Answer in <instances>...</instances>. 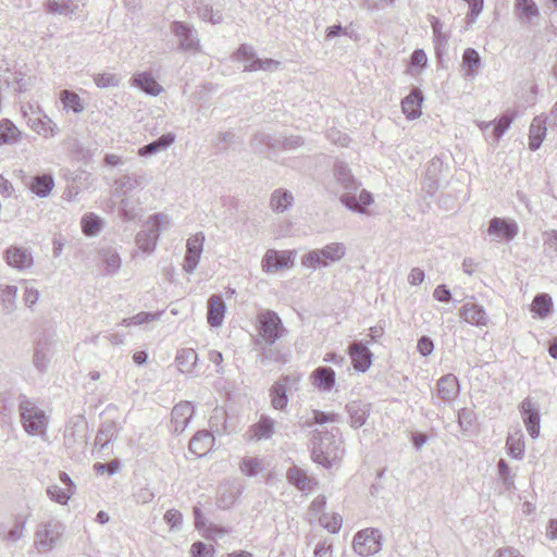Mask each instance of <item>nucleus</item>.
Listing matches in <instances>:
<instances>
[{"label": "nucleus", "mask_w": 557, "mask_h": 557, "mask_svg": "<svg viewBox=\"0 0 557 557\" xmlns=\"http://www.w3.org/2000/svg\"><path fill=\"white\" fill-rule=\"evenodd\" d=\"M334 181L336 186H329L333 193H341V202L351 211L364 213L373 202L371 193L360 189V184L351 175L344 162L334 164Z\"/></svg>", "instance_id": "nucleus-1"}, {"label": "nucleus", "mask_w": 557, "mask_h": 557, "mask_svg": "<svg viewBox=\"0 0 557 557\" xmlns=\"http://www.w3.org/2000/svg\"><path fill=\"white\" fill-rule=\"evenodd\" d=\"M339 429L333 426L330 432L314 430L312 435L311 459L325 469H332L344 454L343 442L337 438Z\"/></svg>", "instance_id": "nucleus-2"}, {"label": "nucleus", "mask_w": 557, "mask_h": 557, "mask_svg": "<svg viewBox=\"0 0 557 557\" xmlns=\"http://www.w3.org/2000/svg\"><path fill=\"white\" fill-rule=\"evenodd\" d=\"M172 225V220L168 214L154 213L148 218L144 230L137 233L135 243L137 250L132 253L135 259L139 251L151 255L158 244L160 233L166 231Z\"/></svg>", "instance_id": "nucleus-3"}, {"label": "nucleus", "mask_w": 557, "mask_h": 557, "mask_svg": "<svg viewBox=\"0 0 557 557\" xmlns=\"http://www.w3.org/2000/svg\"><path fill=\"white\" fill-rule=\"evenodd\" d=\"M257 344L263 343L267 346H272L277 339L282 338L286 329L278 314L272 310H262L257 315Z\"/></svg>", "instance_id": "nucleus-4"}, {"label": "nucleus", "mask_w": 557, "mask_h": 557, "mask_svg": "<svg viewBox=\"0 0 557 557\" xmlns=\"http://www.w3.org/2000/svg\"><path fill=\"white\" fill-rule=\"evenodd\" d=\"M21 421L25 432L29 435H44L47 431L48 416L34 401L25 396L18 404Z\"/></svg>", "instance_id": "nucleus-5"}, {"label": "nucleus", "mask_w": 557, "mask_h": 557, "mask_svg": "<svg viewBox=\"0 0 557 557\" xmlns=\"http://www.w3.org/2000/svg\"><path fill=\"white\" fill-rule=\"evenodd\" d=\"M346 253L343 243H331L321 249L310 250L301 257V265L315 270L339 261Z\"/></svg>", "instance_id": "nucleus-6"}, {"label": "nucleus", "mask_w": 557, "mask_h": 557, "mask_svg": "<svg viewBox=\"0 0 557 557\" xmlns=\"http://www.w3.org/2000/svg\"><path fill=\"white\" fill-rule=\"evenodd\" d=\"M354 550L360 556H371L382 548V534L377 529L367 528L357 532L352 541Z\"/></svg>", "instance_id": "nucleus-7"}, {"label": "nucleus", "mask_w": 557, "mask_h": 557, "mask_svg": "<svg viewBox=\"0 0 557 557\" xmlns=\"http://www.w3.org/2000/svg\"><path fill=\"white\" fill-rule=\"evenodd\" d=\"M235 58L245 62V71L257 72L267 71L273 72L278 69L280 62L273 59H259L256 58L255 50L249 45H242L236 53Z\"/></svg>", "instance_id": "nucleus-8"}, {"label": "nucleus", "mask_w": 557, "mask_h": 557, "mask_svg": "<svg viewBox=\"0 0 557 557\" xmlns=\"http://www.w3.org/2000/svg\"><path fill=\"white\" fill-rule=\"evenodd\" d=\"M63 532V525L57 521L42 523L35 533V544L38 549L49 550L53 548Z\"/></svg>", "instance_id": "nucleus-9"}, {"label": "nucleus", "mask_w": 557, "mask_h": 557, "mask_svg": "<svg viewBox=\"0 0 557 557\" xmlns=\"http://www.w3.org/2000/svg\"><path fill=\"white\" fill-rule=\"evenodd\" d=\"M518 233L519 225L515 220L497 216L490 221L487 228L488 236H491L492 240L495 242H510L518 235Z\"/></svg>", "instance_id": "nucleus-10"}, {"label": "nucleus", "mask_w": 557, "mask_h": 557, "mask_svg": "<svg viewBox=\"0 0 557 557\" xmlns=\"http://www.w3.org/2000/svg\"><path fill=\"white\" fill-rule=\"evenodd\" d=\"M5 263L20 271H26L34 264V258L30 249L21 246H9L3 252Z\"/></svg>", "instance_id": "nucleus-11"}, {"label": "nucleus", "mask_w": 557, "mask_h": 557, "mask_svg": "<svg viewBox=\"0 0 557 557\" xmlns=\"http://www.w3.org/2000/svg\"><path fill=\"white\" fill-rule=\"evenodd\" d=\"M295 251L269 249L263 256L261 267L264 272L273 273L293 265Z\"/></svg>", "instance_id": "nucleus-12"}, {"label": "nucleus", "mask_w": 557, "mask_h": 557, "mask_svg": "<svg viewBox=\"0 0 557 557\" xmlns=\"http://www.w3.org/2000/svg\"><path fill=\"white\" fill-rule=\"evenodd\" d=\"M519 410L529 435L537 438L540 435V411L532 398H524L519 405Z\"/></svg>", "instance_id": "nucleus-13"}, {"label": "nucleus", "mask_w": 557, "mask_h": 557, "mask_svg": "<svg viewBox=\"0 0 557 557\" xmlns=\"http://www.w3.org/2000/svg\"><path fill=\"white\" fill-rule=\"evenodd\" d=\"M171 32L177 37L180 48L185 51H196L199 46L196 29L189 24L181 21H175L171 24Z\"/></svg>", "instance_id": "nucleus-14"}, {"label": "nucleus", "mask_w": 557, "mask_h": 557, "mask_svg": "<svg viewBox=\"0 0 557 557\" xmlns=\"http://www.w3.org/2000/svg\"><path fill=\"white\" fill-rule=\"evenodd\" d=\"M205 243V235L198 232L187 239L185 263L183 265L187 273H193L200 260Z\"/></svg>", "instance_id": "nucleus-15"}, {"label": "nucleus", "mask_w": 557, "mask_h": 557, "mask_svg": "<svg viewBox=\"0 0 557 557\" xmlns=\"http://www.w3.org/2000/svg\"><path fill=\"white\" fill-rule=\"evenodd\" d=\"M27 125L45 138H51L58 133L57 124L40 110L27 117Z\"/></svg>", "instance_id": "nucleus-16"}, {"label": "nucleus", "mask_w": 557, "mask_h": 557, "mask_svg": "<svg viewBox=\"0 0 557 557\" xmlns=\"http://www.w3.org/2000/svg\"><path fill=\"white\" fill-rule=\"evenodd\" d=\"M286 480L304 493L312 492L318 485L317 480L298 466H293L286 471Z\"/></svg>", "instance_id": "nucleus-17"}, {"label": "nucleus", "mask_w": 557, "mask_h": 557, "mask_svg": "<svg viewBox=\"0 0 557 557\" xmlns=\"http://www.w3.org/2000/svg\"><path fill=\"white\" fill-rule=\"evenodd\" d=\"M98 257L100 259L101 264L103 265V271L106 275L112 276L120 271L122 260L116 248L113 247L112 245H101L98 248Z\"/></svg>", "instance_id": "nucleus-18"}, {"label": "nucleus", "mask_w": 557, "mask_h": 557, "mask_svg": "<svg viewBox=\"0 0 557 557\" xmlns=\"http://www.w3.org/2000/svg\"><path fill=\"white\" fill-rule=\"evenodd\" d=\"M83 4L79 0H48L45 10L48 14L62 15L72 18L81 12Z\"/></svg>", "instance_id": "nucleus-19"}, {"label": "nucleus", "mask_w": 557, "mask_h": 557, "mask_svg": "<svg viewBox=\"0 0 557 557\" xmlns=\"http://www.w3.org/2000/svg\"><path fill=\"white\" fill-rule=\"evenodd\" d=\"M460 317L469 324L475 326H486L488 324V315L483 306L475 302H466L459 310Z\"/></svg>", "instance_id": "nucleus-20"}, {"label": "nucleus", "mask_w": 557, "mask_h": 557, "mask_svg": "<svg viewBox=\"0 0 557 557\" xmlns=\"http://www.w3.org/2000/svg\"><path fill=\"white\" fill-rule=\"evenodd\" d=\"M171 414L173 432L182 433L194 414V407L189 401H182L174 406Z\"/></svg>", "instance_id": "nucleus-21"}, {"label": "nucleus", "mask_w": 557, "mask_h": 557, "mask_svg": "<svg viewBox=\"0 0 557 557\" xmlns=\"http://www.w3.org/2000/svg\"><path fill=\"white\" fill-rule=\"evenodd\" d=\"M226 306L220 295H212L208 299L207 321L212 327H220L223 324Z\"/></svg>", "instance_id": "nucleus-22"}, {"label": "nucleus", "mask_w": 557, "mask_h": 557, "mask_svg": "<svg viewBox=\"0 0 557 557\" xmlns=\"http://www.w3.org/2000/svg\"><path fill=\"white\" fill-rule=\"evenodd\" d=\"M459 392V381L454 374H446L437 381V396L443 401H453Z\"/></svg>", "instance_id": "nucleus-23"}, {"label": "nucleus", "mask_w": 557, "mask_h": 557, "mask_svg": "<svg viewBox=\"0 0 557 557\" xmlns=\"http://www.w3.org/2000/svg\"><path fill=\"white\" fill-rule=\"evenodd\" d=\"M349 356L355 369L364 372L371 366V352L361 342H355L349 346Z\"/></svg>", "instance_id": "nucleus-24"}, {"label": "nucleus", "mask_w": 557, "mask_h": 557, "mask_svg": "<svg viewBox=\"0 0 557 557\" xmlns=\"http://www.w3.org/2000/svg\"><path fill=\"white\" fill-rule=\"evenodd\" d=\"M275 420L267 414H262L260 420L250 426V438L255 441L270 440L275 430Z\"/></svg>", "instance_id": "nucleus-25"}, {"label": "nucleus", "mask_w": 557, "mask_h": 557, "mask_svg": "<svg viewBox=\"0 0 557 557\" xmlns=\"http://www.w3.org/2000/svg\"><path fill=\"white\" fill-rule=\"evenodd\" d=\"M145 175L138 173L124 174L116 178L113 183L114 194L116 196H125L128 191L134 190L145 183Z\"/></svg>", "instance_id": "nucleus-26"}, {"label": "nucleus", "mask_w": 557, "mask_h": 557, "mask_svg": "<svg viewBox=\"0 0 557 557\" xmlns=\"http://www.w3.org/2000/svg\"><path fill=\"white\" fill-rule=\"evenodd\" d=\"M289 380V376H284L270 388L271 405L275 410L283 411L288 405L286 384Z\"/></svg>", "instance_id": "nucleus-27"}, {"label": "nucleus", "mask_w": 557, "mask_h": 557, "mask_svg": "<svg viewBox=\"0 0 557 557\" xmlns=\"http://www.w3.org/2000/svg\"><path fill=\"white\" fill-rule=\"evenodd\" d=\"M482 65L479 52L473 48H467L462 53L461 69L466 79H473Z\"/></svg>", "instance_id": "nucleus-28"}, {"label": "nucleus", "mask_w": 557, "mask_h": 557, "mask_svg": "<svg viewBox=\"0 0 557 557\" xmlns=\"http://www.w3.org/2000/svg\"><path fill=\"white\" fill-rule=\"evenodd\" d=\"M422 102V92L417 88H414L407 97L404 98L401 101V109L407 119L414 120L421 115Z\"/></svg>", "instance_id": "nucleus-29"}, {"label": "nucleus", "mask_w": 557, "mask_h": 557, "mask_svg": "<svg viewBox=\"0 0 557 557\" xmlns=\"http://www.w3.org/2000/svg\"><path fill=\"white\" fill-rule=\"evenodd\" d=\"M346 411L350 418L351 428L362 426L370 413V405L362 401H351L346 405Z\"/></svg>", "instance_id": "nucleus-30"}, {"label": "nucleus", "mask_w": 557, "mask_h": 557, "mask_svg": "<svg viewBox=\"0 0 557 557\" xmlns=\"http://www.w3.org/2000/svg\"><path fill=\"white\" fill-rule=\"evenodd\" d=\"M214 443L213 435L206 430L197 432L189 442V449L197 456L206 455Z\"/></svg>", "instance_id": "nucleus-31"}, {"label": "nucleus", "mask_w": 557, "mask_h": 557, "mask_svg": "<svg viewBox=\"0 0 557 557\" xmlns=\"http://www.w3.org/2000/svg\"><path fill=\"white\" fill-rule=\"evenodd\" d=\"M311 379L315 387L329 392L335 384V372L330 367H319L312 372Z\"/></svg>", "instance_id": "nucleus-32"}, {"label": "nucleus", "mask_w": 557, "mask_h": 557, "mask_svg": "<svg viewBox=\"0 0 557 557\" xmlns=\"http://www.w3.org/2000/svg\"><path fill=\"white\" fill-rule=\"evenodd\" d=\"M133 85L140 88L148 95L158 96L161 94L163 88L157 83L151 73L141 72L137 73L132 78Z\"/></svg>", "instance_id": "nucleus-33"}, {"label": "nucleus", "mask_w": 557, "mask_h": 557, "mask_svg": "<svg viewBox=\"0 0 557 557\" xmlns=\"http://www.w3.org/2000/svg\"><path fill=\"white\" fill-rule=\"evenodd\" d=\"M294 205L292 191L283 188L275 189L270 198V207L276 213H283Z\"/></svg>", "instance_id": "nucleus-34"}, {"label": "nucleus", "mask_w": 557, "mask_h": 557, "mask_svg": "<svg viewBox=\"0 0 557 557\" xmlns=\"http://www.w3.org/2000/svg\"><path fill=\"white\" fill-rule=\"evenodd\" d=\"M546 122L541 116L533 119L529 129V148L533 151L537 150L546 135Z\"/></svg>", "instance_id": "nucleus-35"}, {"label": "nucleus", "mask_w": 557, "mask_h": 557, "mask_svg": "<svg viewBox=\"0 0 557 557\" xmlns=\"http://www.w3.org/2000/svg\"><path fill=\"white\" fill-rule=\"evenodd\" d=\"M175 140V136L172 133L163 134L157 140L145 145L139 148L138 154L140 157H151L162 150L169 148Z\"/></svg>", "instance_id": "nucleus-36"}, {"label": "nucleus", "mask_w": 557, "mask_h": 557, "mask_svg": "<svg viewBox=\"0 0 557 557\" xmlns=\"http://www.w3.org/2000/svg\"><path fill=\"white\" fill-rule=\"evenodd\" d=\"M54 187V180L51 174L36 175L29 184L30 190L38 197H47Z\"/></svg>", "instance_id": "nucleus-37"}, {"label": "nucleus", "mask_w": 557, "mask_h": 557, "mask_svg": "<svg viewBox=\"0 0 557 557\" xmlns=\"http://www.w3.org/2000/svg\"><path fill=\"white\" fill-rule=\"evenodd\" d=\"M198 360L197 352L193 348H182L177 351L175 361L183 373H193Z\"/></svg>", "instance_id": "nucleus-38"}, {"label": "nucleus", "mask_w": 557, "mask_h": 557, "mask_svg": "<svg viewBox=\"0 0 557 557\" xmlns=\"http://www.w3.org/2000/svg\"><path fill=\"white\" fill-rule=\"evenodd\" d=\"M341 421V416L334 412H324L320 410H312L311 417L299 422L302 429H309L313 424H323L326 422L336 423Z\"/></svg>", "instance_id": "nucleus-39"}, {"label": "nucleus", "mask_w": 557, "mask_h": 557, "mask_svg": "<svg viewBox=\"0 0 557 557\" xmlns=\"http://www.w3.org/2000/svg\"><path fill=\"white\" fill-rule=\"evenodd\" d=\"M515 10L517 16L521 21L531 22L540 14L539 8L534 0H515Z\"/></svg>", "instance_id": "nucleus-40"}, {"label": "nucleus", "mask_w": 557, "mask_h": 557, "mask_svg": "<svg viewBox=\"0 0 557 557\" xmlns=\"http://www.w3.org/2000/svg\"><path fill=\"white\" fill-rule=\"evenodd\" d=\"M60 100L63 104L64 110L66 111H72L76 114H79L85 109L84 102L81 99V97L72 90L63 89L60 92Z\"/></svg>", "instance_id": "nucleus-41"}, {"label": "nucleus", "mask_w": 557, "mask_h": 557, "mask_svg": "<svg viewBox=\"0 0 557 557\" xmlns=\"http://www.w3.org/2000/svg\"><path fill=\"white\" fill-rule=\"evenodd\" d=\"M51 357L52 352L47 344H38L36 346L33 357V363L38 372H47Z\"/></svg>", "instance_id": "nucleus-42"}, {"label": "nucleus", "mask_w": 557, "mask_h": 557, "mask_svg": "<svg viewBox=\"0 0 557 557\" xmlns=\"http://www.w3.org/2000/svg\"><path fill=\"white\" fill-rule=\"evenodd\" d=\"M17 287L13 285L0 286V301L7 314L12 313L16 308Z\"/></svg>", "instance_id": "nucleus-43"}, {"label": "nucleus", "mask_w": 557, "mask_h": 557, "mask_svg": "<svg viewBox=\"0 0 557 557\" xmlns=\"http://www.w3.org/2000/svg\"><path fill=\"white\" fill-rule=\"evenodd\" d=\"M116 435V426L112 422L103 423L96 435L95 443L101 449H106Z\"/></svg>", "instance_id": "nucleus-44"}, {"label": "nucleus", "mask_w": 557, "mask_h": 557, "mask_svg": "<svg viewBox=\"0 0 557 557\" xmlns=\"http://www.w3.org/2000/svg\"><path fill=\"white\" fill-rule=\"evenodd\" d=\"M553 307L552 297L548 294H539L532 301V311L540 318H546Z\"/></svg>", "instance_id": "nucleus-45"}, {"label": "nucleus", "mask_w": 557, "mask_h": 557, "mask_svg": "<svg viewBox=\"0 0 557 557\" xmlns=\"http://www.w3.org/2000/svg\"><path fill=\"white\" fill-rule=\"evenodd\" d=\"M497 468H498V476L502 481V486H503L504 491H506V492L512 491L516 487L515 486L516 473H513L511 471L508 463L504 459H500L498 461Z\"/></svg>", "instance_id": "nucleus-46"}, {"label": "nucleus", "mask_w": 557, "mask_h": 557, "mask_svg": "<svg viewBox=\"0 0 557 557\" xmlns=\"http://www.w3.org/2000/svg\"><path fill=\"white\" fill-rule=\"evenodd\" d=\"M163 311L158 312H139L131 318L123 319L121 324L124 326L131 325H141L146 323H150L152 321H157L161 318Z\"/></svg>", "instance_id": "nucleus-47"}, {"label": "nucleus", "mask_w": 557, "mask_h": 557, "mask_svg": "<svg viewBox=\"0 0 557 557\" xmlns=\"http://www.w3.org/2000/svg\"><path fill=\"white\" fill-rule=\"evenodd\" d=\"M18 135V128L11 121L3 120L0 122V145L16 141Z\"/></svg>", "instance_id": "nucleus-48"}, {"label": "nucleus", "mask_w": 557, "mask_h": 557, "mask_svg": "<svg viewBox=\"0 0 557 557\" xmlns=\"http://www.w3.org/2000/svg\"><path fill=\"white\" fill-rule=\"evenodd\" d=\"M320 524L331 533H337L343 524V518L336 512H324L319 517Z\"/></svg>", "instance_id": "nucleus-49"}, {"label": "nucleus", "mask_w": 557, "mask_h": 557, "mask_svg": "<svg viewBox=\"0 0 557 557\" xmlns=\"http://www.w3.org/2000/svg\"><path fill=\"white\" fill-rule=\"evenodd\" d=\"M506 445L509 455L515 459H522L524 455V442L521 433L511 434L507 437Z\"/></svg>", "instance_id": "nucleus-50"}, {"label": "nucleus", "mask_w": 557, "mask_h": 557, "mask_svg": "<svg viewBox=\"0 0 557 557\" xmlns=\"http://www.w3.org/2000/svg\"><path fill=\"white\" fill-rule=\"evenodd\" d=\"M443 162L438 158L432 159L425 171V178L429 181V187L432 189L437 188V182L440 177V173L442 171Z\"/></svg>", "instance_id": "nucleus-51"}, {"label": "nucleus", "mask_w": 557, "mask_h": 557, "mask_svg": "<svg viewBox=\"0 0 557 557\" xmlns=\"http://www.w3.org/2000/svg\"><path fill=\"white\" fill-rule=\"evenodd\" d=\"M101 227L100 219L94 213H87L82 218V230L87 236H95Z\"/></svg>", "instance_id": "nucleus-52"}, {"label": "nucleus", "mask_w": 557, "mask_h": 557, "mask_svg": "<svg viewBox=\"0 0 557 557\" xmlns=\"http://www.w3.org/2000/svg\"><path fill=\"white\" fill-rule=\"evenodd\" d=\"M262 460L257 457H246L240 465L242 472L247 476H255L263 471Z\"/></svg>", "instance_id": "nucleus-53"}, {"label": "nucleus", "mask_w": 557, "mask_h": 557, "mask_svg": "<svg viewBox=\"0 0 557 557\" xmlns=\"http://www.w3.org/2000/svg\"><path fill=\"white\" fill-rule=\"evenodd\" d=\"M73 494L74 491H72L71 488L62 490L60 486L55 484L50 485L47 488V495L49 496V498L61 505H65Z\"/></svg>", "instance_id": "nucleus-54"}, {"label": "nucleus", "mask_w": 557, "mask_h": 557, "mask_svg": "<svg viewBox=\"0 0 557 557\" xmlns=\"http://www.w3.org/2000/svg\"><path fill=\"white\" fill-rule=\"evenodd\" d=\"M94 82L99 88L116 87L121 77L115 73H98L94 75Z\"/></svg>", "instance_id": "nucleus-55"}, {"label": "nucleus", "mask_w": 557, "mask_h": 557, "mask_svg": "<svg viewBox=\"0 0 557 557\" xmlns=\"http://www.w3.org/2000/svg\"><path fill=\"white\" fill-rule=\"evenodd\" d=\"M543 252L549 259L557 258V231L544 233Z\"/></svg>", "instance_id": "nucleus-56"}, {"label": "nucleus", "mask_w": 557, "mask_h": 557, "mask_svg": "<svg viewBox=\"0 0 557 557\" xmlns=\"http://www.w3.org/2000/svg\"><path fill=\"white\" fill-rule=\"evenodd\" d=\"M25 524H26V518L22 517V516H17L15 518L13 528L7 533V535L4 536V540L9 541V542H17L18 540H21L23 537Z\"/></svg>", "instance_id": "nucleus-57"}, {"label": "nucleus", "mask_w": 557, "mask_h": 557, "mask_svg": "<svg viewBox=\"0 0 557 557\" xmlns=\"http://www.w3.org/2000/svg\"><path fill=\"white\" fill-rule=\"evenodd\" d=\"M512 122V117L505 114L500 116V119L493 124V139L494 141H497L504 133L509 128L510 124Z\"/></svg>", "instance_id": "nucleus-58"}, {"label": "nucleus", "mask_w": 557, "mask_h": 557, "mask_svg": "<svg viewBox=\"0 0 557 557\" xmlns=\"http://www.w3.org/2000/svg\"><path fill=\"white\" fill-rule=\"evenodd\" d=\"M474 421V412L468 408H462L458 411V424L460 429L466 432L468 431Z\"/></svg>", "instance_id": "nucleus-59"}, {"label": "nucleus", "mask_w": 557, "mask_h": 557, "mask_svg": "<svg viewBox=\"0 0 557 557\" xmlns=\"http://www.w3.org/2000/svg\"><path fill=\"white\" fill-rule=\"evenodd\" d=\"M198 15L203 21H209L212 24H218L222 22V15L220 12H213L212 8L208 5H202L198 8Z\"/></svg>", "instance_id": "nucleus-60"}, {"label": "nucleus", "mask_w": 557, "mask_h": 557, "mask_svg": "<svg viewBox=\"0 0 557 557\" xmlns=\"http://www.w3.org/2000/svg\"><path fill=\"white\" fill-rule=\"evenodd\" d=\"M235 138L234 133L232 132H222L216 135L214 140V146L218 150H226Z\"/></svg>", "instance_id": "nucleus-61"}, {"label": "nucleus", "mask_w": 557, "mask_h": 557, "mask_svg": "<svg viewBox=\"0 0 557 557\" xmlns=\"http://www.w3.org/2000/svg\"><path fill=\"white\" fill-rule=\"evenodd\" d=\"M430 22H431V26L433 29L434 41L437 45H445L447 42V38L442 32V28H443L442 22L435 16H431Z\"/></svg>", "instance_id": "nucleus-62"}, {"label": "nucleus", "mask_w": 557, "mask_h": 557, "mask_svg": "<svg viewBox=\"0 0 557 557\" xmlns=\"http://www.w3.org/2000/svg\"><path fill=\"white\" fill-rule=\"evenodd\" d=\"M119 209L125 221H134L138 215L136 210L131 207V200L128 198L121 199Z\"/></svg>", "instance_id": "nucleus-63"}, {"label": "nucleus", "mask_w": 557, "mask_h": 557, "mask_svg": "<svg viewBox=\"0 0 557 557\" xmlns=\"http://www.w3.org/2000/svg\"><path fill=\"white\" fill-rule=\"evenodd\" d=\"M210 553H214L212 546H208L202 542H196L190 547L191 557H208Z\"/></svg>", "instance_id": "nucleus-64"}]
</instances>
